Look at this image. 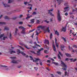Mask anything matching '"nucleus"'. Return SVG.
Returning a JSON list of instances; mask_svg holds the SVG:
<instances>
[{
  "label": "nucleus",
  "mask_w": 77,
  "mask_h": 77,
  "mask_svg": "<svg viewBox=\"0 0 77 77\" xmlns=\"http://www.w3.org/2000/svg\"><path fill=\"white\" fill-rule=\"evenodd\" d=\"M42 29L45 32V33L48 32V33H50V29H49V26H39L37 27V29L36 30V35L38 36V34H39L41 31L40 30L41 29Z\"/></svg>",
  "instance_id": "nucleus-1"
},
{
  "label": "nucleus",
  "mask_w": 77,
  "mask_h": 77,
  "mask_svg": "<svg viewBox=\"0 0 77 77\" xmlns=\"http://www.w3.org/2000/svg\"><path fill=\"white\" fill-rule=\"evenodd\" d=\"M10 58L11 59H13L11 61V63H19V62H20L19 60H14L15 59H16V57H10Z\"/></svg>",
  "instance_id": "nucleus-2"
},
{
  "label": "nucleus",
  "mask_w": 77,
  "mask_h": 77,
  "mask_svg": "<svg viewBox=\"0 0 77 77\" xmlns=\"http://www.w3.org/2000/svg\"><path fill=\"white\" fill-rule=\"evenodd\" d=\"M58 13H57V18H58V20L59 21H60L62 20V18L61 16L60 15V11L59 10H57Z\"/></svg>",
  "instance_id": "nucleus-3"
},
{
  "label": "nucleus",
  "mask_w": 77,
  "mask_h": 77,
  "mask_svg": "<svg viewBox=\"0 0 77 77\" xmlns=\"http://www.w3.org/2000/svg\"><path fill=\"white\" fill-rule=\"evenodd\" d=\"M61 65H62L63 67L64 68L62 69H63L64 71H66V69L67 68V66L65 65V63L63 62H62V61H61Z\"/></svg>",
  "instance_id": "nucleus-4"
},
{
  "label": "nucleus",
  "mask_w": 77,
  "mask_h": 77,
  "mask_svg": "<svg viewBox=\"0 0 77 77\" xmlns=\"http://www.w3.org/2000/svg\"><path fill=\"white\" fill-rule=\"evenodd\" d=\"M30 58V60H33V62H37V60H40V59L39 58H35L34 59H33V57L31 56L29 57Z\"/></svg>",
  "instance_id": "nucleus-5"
},
{
  "label": "nucleus",
  "mask_w": 77,
  "mask_h": 77,
  "mask_svg": "<svg viewBox=\"0 0 77 77\" xmlns=\"http://www.w3.org/2000/svg\"><path fill=\"white\" fill-rule=\"evenodd\" d=\"M54 10V9H52L51 10H48V14H50V15H51V16H54V14H52V13H51V12H53V11Z\"/></svg>",
  "instance_id": "nucleus-6"
},
{
  "label": "nucleus",
  "mask_w": 77,
  "mask_h": 77,
  "mask_svg": "<svg viewBox=\"0 0 77 77\" xmlns=\"http://www.w3.org/2000/svg\"><path fill=\"white\" fill-rule=\"evenodd\" d=\"M44 50V48H41L40 49H38V50L39 51H37V54L39 55L40 54V51H42V50Z\"/></svg>",
  "instance_id": "nucleus-7"
},
{
  "label": "nucleus",
  "mask_w": 77,
  "mask_h": 77,
  "mask_svg": "<svg viewBox=\"0 0 77 77\" xmlns=\"http://www.w3.org/2000/svg\"><path fill=\"white\" fill-rule=\"evenodd\" d=\"M26 28H23L21 32V33L22 34H25V33H26V32L25 31V30H26Z\"/></svg>",
  "instance_id": "nucleus-8"
},
{
  "label": "nucleus",
  "mask_w": 77,
  "mask_h": 77,
  "mask_svg": "<svg viewBox=\"0 0 77 77\" xmlns=\"http://www.w3.org/2000/svg\"><path fill=\"white\" fill-rule=\"evenodd\" d=\"M69 8L68 7H66V8H64L65 11H64V12H65L66 11L69 10Z\"/></svg>",
  "instance_id": "nucleus-9"
},
{
  "label": "nucleus",
  "mask_w": 77,
  "mask_h": 77,
  "mask_svg": "<svg viewBox=\"0 0 77 77\" xmlns=\"http://www.w3.org/2000/svg\"><path fill=\"white\" fill-rule=\"evenodd\" d=\"M44 44H49V41L48 40L45 39L44 42Z\"/></svg>",
  "instance_id": "nucleus-10"
},
{
  "label": "nucleus",
  "mask_w": 77,
  "mask_h": 77,
  "mask_svg": "<svg viewBox=\"0 0 77 77\" xmlns=\"http://www.w3.org/2000/svg\"><path fill=\"white\" fill-rule=\"evenodd\" d=\"M69 60H71V62H75V61L77 60V59L75 58V59L73 60V59L71 58V59H70Z\"/></svg>",
  "instance_id": "nucleus-11"
},
{
  "label": "nucleus",
  "mask_w": 77,
  "mask_h": 77,
  "mask_svg": "<svg viewBox=\"0 0 77 77\" xmlns=\"http://www.w3.org/2000/svg\"><path fill=\"white\" fill-rule=\"evenodd\" d=\"M54 50V51H56V47L55 46V45L54 44H53V45L52 46Z\"/></svg>",
  "instance_id": "nucleus-12"
},
{
  "label": "nucleus",
  "mask_w": 77,
  "mask_h": 77,
  "mask_svg": "<svg viewBox=\"0 0 77 77\" xmlns=\"http://www.w3.org/2000/svg\"><path fill=\"white\" fill-rule=\"evenodd\" d=\"M22 45H23V46H24V47H26V48L27 49H30V48L27 47V46L25 44H22Z\"/></svg>",
  "instance_id": "nucleus-13"
},
{
  "label": "nucleus",
  "mask_w": 77,
  "mask_h": 77,
  "mask_svg": "<svg viewBox=\"0 0 77 77\" xmlns=\"http://www.w3.org/2000/svg\"><path fill=\"white\" fill-rule=\"evenodd\" d=\"M55 41L56 46L57 47V48H58L59 46L58 45V43H57V39H56V38H55Z\"/></svg>",
  "instance_id": "nucleus-14"
},
{
  "label": "nucleus",
  "mask_w": 77,
  "mask_h": 77,
  "mask_svg": "<svg viewBox=\"0 0 77 77\" xmlns=\"http://www.w3.org/2000/svg\"><path fill=\"white\" fill-rule=\"evenodd\" d=\"M10 53L12 54V53H15L16 52L15 51H13L11 49H10Z\"/></svg>",
  "instance_id": "nucleus-15"
},
{
  "label": "nucleus",
  "mask_w": 77,
  "mask_h": 77,
  "mask_svg": "<svg viewBox=\"0 0 77 77\" xmlns=\"http://www.w3.org/2000/svg\"><path fill=\"white\" fill-rule=\"evenodd\" d=\"M28 6H31V7H28V8H29V9H30L31 11L32 10V4H28Z\"/></svg>",
  "instance_id": "nucleus-16"
},
{
  "label": "nucleus",
  "mask_w": 77,
  "mask_h": 77,
  "mask_svg": "<svg viewBox=\"0 0 77 77\" xmlns=\"http://www.w3.org/2000/svg\"><path fill=\"white\" fill-rule=\"evenodd\" d=\"M17 31H18V29L17 28L16 29L15 31V32H14V36H16L17 35Z\"/></svg>",
  "instance_id": "nucleus-17"
},
{
  "label": "nucleus",
  "mask_w": 77,
  "mask_h": 77,
  "mask_svg": "<svg viewBox=\"0 0 77 77\" xmlns=\"http://www.w3.org/2000/svg\"><path fill=\"white\" fill-rule=\"evenodd\" d=\"M30 22L31 23L33 24V23H34V22H35V19H33L30 20Z\"/></svg>",
  "instance_id": "nucleus-18"
},
{
  "label": "nucleus",
  "mask_w": 77,
  "mask_h": 77,
  "mask_svg": "<svg viewBox=\"0 0 77 77\" xmlns=\"http://www.w3.org/2000/svg\"><path fill=\"white\" fill-rule=\"evenodd\" d=\"M57 1L58 2V3L59 5L61 3V2H62V1H63V0H57Z\"/></svg>",
  "instance_id": "nucleus-19"
},
{
  "label": "nucleus",
  "mask_w": 77,
  "mask_h": 77,
  "mask_svg": "<svg viewBox=\"0 0 77 77\" xmlns=\"http://www.w3.org/2000/svg\"><path fill=\"white\" fill-rule=\"evenodd\" d=\"M72 12H77V8H76L75 9H74L72 8Z\"/></svg>",
  "instance_id": "nucleus-20"
},
{
  "label": "nucleus",
  "mask_w": 77,
  "mask_h": 77,
  "mask_svg": "<svg viewBox=\"0 0 77 77\" xmlns=\"http://www.w3.org/2000/svg\"><path fill=\"white\" fill-rule=\"evenodd\" d=\"M52 64H54L55 65H58V63H56L55 62H52Z\"/></svg>",
  "instance_id": "nucleus-21"
},
{
  "label": "nucleus",
  "mask_w": 77,
  "mask_h": 77,
  "mask_svg": "<svg viewBox=\"0 0 77 77\" xmlns=\"http://www.w3.org/2000/svg\"><path fill=\"white\" fill-rule=\"evenodd\" d=\"M62 30L63 31V32H66V28L63 27Z\"/></svg>",
  "instance_id": "nucleus-22"
},
{
  "label": "nucleus",
  "mask_w": 77,
  "mask_h": 77,
  "mask_svg": "<svg viewBox=\"0 0 77 77\" xmlns=\"http://www.w3.org/2000/svg\"><path fill=\"white\" fill-rule=\"evenodd\" d=\"M9 35V38L10 39H12V34H11V33H10Z\"/></svg>",
  "instance_id": "nucleus-23"
},
{
  "label": "nucleus",
  "mask_w": 77,
  "mask_h": 77,
  "mask_svg": "<svg viewBox=\"0 0 77 77\" xmlns=\"http://www.w3.org/2000/svg\"><path fill=\"white\" fill-rule=\"evenodd\" d=\"M4 29L6 30H9V28L7 26H5Z\"/></svg>",
  "instance_id": "nucleus-24"
},
{
  "label": "nucleus",
  "mask_w": 77,
  "mask_h": 77,
  "mask_svg": "<svg viewBox=\"0 0 77 77\" xmlns=\"http://www.w3.org/2000/svg\"><path fill=\"white\" fill-rule=\"evenodd\" d=\"M66 56L67 57H71V54H65Z\"/></svg>",
  "instance_id": "nucleus-25"
},
{
  "label": "nucleus",
  "mask_w": 77,
  "mask_h": 77,
  "mask_svg": "<svg viewBox=\"0 0 77 77\" xmlns=\"http://www.w3.org/2000/svg\"><path fill=\"white\" fill-rule=\"evenodd\" d=\"M20 53L21 54H22V55H23V56H26V54L24 53V52H22V51H21Z\"/></svg>",
  "instance_id": "nucleus-26"
},
{
  "label": "nucleus",
  "mask_w": 77,
  "mask_h": 77,
  "mask_svg": "<svg viewBox=\"0 0 77 77\" xmlns=\"http://www.w3.org/2000/svg\"><path fill=\"white\" fill-rule=\"evenodd\" d=\"M55 33L56 35H57V36H59V32H57V31H56L55 32Z\"/></svg>",
  "instance_id": "nucleus-27"
},
{
  "label": "nucleus",
  "mask_w": 77,
  "mask_h": 77,
  "mask_svg": "<svg viewBox=\"0 0 77 77\" xmlns=\"http://www.w3.org/2000/svg\"><path fill=\"white\" fill-rule=\"evenodd\" d=\"M4 6L5 7H9L10 6L9 5H8L6 4H4Z\"/></svg>",
  "instance_id": "nucleus-28"
},
{
  "label": "nucleus",
  "mask_w": 77,
  "mask_h": 77,
  "mask_svg": "<svg viewBox=\"0 0 77 77\" xmlns=\"http://www.w3.org/2000/svg\"><path fill=\"white\" fill-rule=\"evenodd\" d=\"M40 22V21H39V20H36V23H37V24H39Z\"/></svg>",
  "instance_id": "nucleus-29"
},
{
  "label": "nucleus",
  "mask_w": 77,
  "mask_h": 77,
  "mask_svg": "<svg viewBox=\"0 0 77 77\" xmlns=\"http://www.w3.org/2000/svg\"><path fill=\"white\" fill-rule=\"evenodd\" d=\"M64 47H65L64 46H63V45L61 46V48L62 50H63V48H64Z\"/></svg>",
  "instance_id": "nucleus-30"
},
{
  "label": "nucleus",
  "mask_w": 77,
  "mask_h": 77,
  "mask_svg": "<svg viewBox=\"0 0 77 77\" xmlns=\"http://www.w3.org/2000/svg\"><path fill=\"white\" fill-rule=\"evenodd\" d=\"M62 39H63V41H64V42H66V38H64V37H62Z\"/></svg>",
  "instance_id": "nucleus-31"
},
{
  "label": "nucleus",
  "mask_w": 77,
  "mask_h": 77,
  "mask_svg": "<svg viewBox=\"0 0 77 77\" xmlns=\"http://www.w3.org/2000/svg\"><path fill=\"white\" fill-rule=\"evenodd\" d=\"M13 2H14V0H9L8 3H10Z\"/></svg>",
  "instance_id": "nucleus-32"
},
{
  "label": "nucleus",
  "mask_w": 77,
  "mask_h": 77,
  "mask_svg": "<svg viewBox=\"0 0 77 77\" xmlns=\"http://www.w3.org/2000/svg\"><path fill=\"white\" fill-rule=\"evenodd\" d=\"M1 67H5V68H8V66L5 65V66H3L2 65H1Z\"/></svg>",
  "instance_id": "nucleus-33"
},
{
  "label": "nucleus",
  "mask_w": 77,
  "mask_h": 77,
  "mask_svg": "<svg viewBox=\"0 0 77 77\" xmlns=\"http://www.w3.org/2000/svg\"><path fill=\"white\" fill-rule=\"evenodd\" d=\"M19 29H26V28H24V27H23L22 26H20L19 27Z\"/></svg>",
  "instance_id": "nucleus-34"
},
{
  "label": "nucleus",
  "mask_w": 77,
  "mask_h": 77,
  "mask_svg": "<svg viewBox=\"0 0 77 77\" xmlns=\"http://www.w3.org/2000/svg\"><path fill=\"white\" fill-rule=\"evenodd\" d=\"M8 39V37H4L3 39V40H5V39Z\"/></svg>",
  "instance_id": "nucleus-35"
},
{
  "label": "nucleus",
  "mask_w": 77,
  "mask_h": 77,
  "mask_svg": "<svg viewBox=\"0 0 77 77\" xmlns=\"http://www.w3.org/2000/svg\"><path fill=\"white\" fill-rule=\"evenodd\" d=\"M34 69L36 71H37V70L38 69V67H34Z\"/></svg>",
  "instance_id": "nucleus-36"
},
{
  "label": "nucleus",
  "mask_w": 77,
  "mask_h": 77,
  "mask_svg": "<svg viewBox=\"0 0 77 77\" xmlns=\"http://www.w3.org/2000/svg\"><path fill=\"white\" fill-rule=\"evenodd\" d=\"M37 14V13H36V12L34 11L33 12V13H32V15H36Z\"/></svg>",
  "instance_id": "nucleus-37"
},
{
  "label": "nucleus",
  "mask_w": 77,
  "mask_h": 77,
  "mask_svg": "<svg viewBox=\"0 0 77 77\" xmlns=\"http://www.w3.org/2000/svg\"><path fill=\"white\" fill-rule=\"evenodd\" d=\"M57 73L58 74H59V75H60L61 74H62V73L60 72H57Z\"/></svg>",
  "instance_id": "nucleus-38"
},
{
  "label": "nucleus",
  "mask_w": 77,
  "mask_h": 77,
  "mask_svg": "<svg viewBox=\"0 0 77 77\" xmlns=\"http://www.w3.org/2000/svg\"><path fill=\"white\" fill-rule=\"evenodd\" d=\"M6 24V23L5 22H0L1 25H2V24Z\"/></svg>",
  "instance_id": "nucleus-39"
},
{
  "label": "nucleus",
  "mask_w": 77,
  "mask_h": 77,
  "mask_svg": "<svg viewBox=\"0 0 77 77\" xmlns=\"http://www.w3.org/2000/svg\"><path fill=\"white\" fill-rule=\"evenodd\" d=\"M44 52L45 53H46V54H48V51L46 50H45Z\"/></svg>",
  "instance_id": "nucleus-40"
},
{
  "label": "nucleus",
  "mask_w": 77,
  "mask_h": 77,
  "mask_svg": "<svg viewBox=\"0 0 77 77\" xmlns=\"http://www.w3.org/2000/svg\"><path fill=\"white\" fill-rule=\"evenodd\" d=\"M52 36H53V34H52V33H51L50 35V39H51V38H52Z\"/></svg>",
  "instance_id": "nucleus-41"
},
{
  "label": "nucleus",
  "mask_w": 77,
  "mask_h": 77,
  "mask_svg": "<svg viewBox=\"0 0 77 77\" xmlns=\"http://www.w3.org/2000/svg\"><path fill=\"white\" fill-rule=\"evenodd\" d=\"M17 53H21V51L19 49H17Z\"/></svg>",
  "instance_id": "nucleus-42"
},
{
  "label": "nucleus",
  "mask_w": 77,
  "mask_h": 77,
  "mask_svg": "<svg viewBox=\"0 0 77 77\" xmlns=\"http://www.w3.org/2000/svg\"><path fill=\"white\" fill-rule=\"evenodd\" d=\"M3 36H4V34H1L0 35L1 40H1V39H2L1 38L2 37H3Z\"/></svg>",
  "instance_id": "nucleus-43"
},
{
  "label": "nucleus",
  "mask_w": 77,
  "mask_h": 77,
  "mask_svg": "<svg viewBox=\"0 0 77 77\" xmlns=\"http://www.w3.org/2000/svg\"><path fill=\"white\" fill-rule=\"evenodd\" d=\"M75 52H77V50H72V52H73V53H74V52H75Z\"/></svg>",
  "instance_id": "nucleus-44"
},
{
  "label": "nucleus",
  "mask_w": 77,
  "mask_h": 77,
  "mask_svg": "<svg viewBox=\"0 0 77 77\" xmlns=\"http://www.w3.org/2000/svg\"><path fill=\"white\" fill-rule=\"evenodd\" d=\"M38 60H37V61L34 62H36V64L37 65H39V63H38Z\"/></svg>",
  "instance_id": "nucleus-45"
},
{
  "label": "nucleus",
  "mask_w": 77,
  "mask_h": 77,
  "mask_svg": "<svg viewBox=\"0 0 77 77\" xmlns=\"http://www.w3.org/2000/svg\"><path fill=\"white\" fill-rule=\"evenodd\" d=\"M59 54L61 56H62V57L63 56V55L62 54H61V53H60V52H59Z\"/></svg>",
  "instance_id": "nucleus-46"
},
{
  "label": "nucleus",
  "mask_w": 77,
  "mask_h": 77,
  "mask_svg": "<svg viewBox=\"0 0 77 77\" xmlns=\"http://www.w3.org/2000/svg\"><path fill=\"white\" fill-rule=\"evenodd\" d=\"M19 47H20V48H21V49L22 50H24V49L23 48V47H21V46H19Z\"/></svg>",
  "instance_id": "nucleus-47"
},
{
  "label": "nucleus",
  "mask_w": 77,
  "mask_h": 77,
  "mask_svg": "<svg viewBox=\"0 0 77 77\" xmlns=\"http://www.w3.org/2000/svg\"><path fill=\"white\" fill-rule=\"evenodd\" d=\"M4 18H5V19H9V17H8L7 16L5 17Z\"/></svg>",
  "instance_id": "nucleus-48"
},
{
  "label": "nucleus",
  "mask_w": 77,
  "mask_h": 77,
  "mask_svg": "<svg viewBox=\"0 0 77 77\" xmlns=\"http://www.w3.org/2000/svg\"><path fill=\"white\" fill-rule=\"evenodd\" d=\"M73 24L74 25H75V26H76V25H77V23L73 22Z\"/></svg>",
  "instance_id": "nucleus-49"
},
{
  "label": "nucleus",
  "mask_w": 77,
  "mask_h": 77,
  "mask_svg": "<svg viewBox=\"0 0 77 77\" xmlns=\"http://www.w3.org/2000/svg\"><path fill=\"white\" fill-rule=\"evenodd\" d=\"M27 3H28V2H24V4L25 5H27Z\"/></svg>",
  "instance_id": "nucleus-50"
},
{
  "label": "nucleus",
  "mask_w": 77,
  "mask_h": 77,
  "mask_svg": "<svg viewBox=\"0 0 77 77\" xmlns=\"http://www.w3.org/2000/svg\"><path fill=\"white\" fill-rule=\"evenodd\" d=\"M70 18H72L73 19H74V16H73V15H72V16H70Z\"/></svg>",
  "instance_id": "nucleus-51"
},
{
  "label": "nucleus",
  "mask_w": 77,
  "mask_h": 77,
  "mask_svg": "<svg viewBox=\"0 0 77 77\" xmlns=\"http://www.w3.org/2000/svg\"><path fill=\"white\" fill-rule=\"evenodd\" d=\"M44 21L45 23H49V21H47V20H45Z\"/></svg>",
  "instance_id": "nucleus-52"
},
{
  "label": "nucleus",
  "mask_w": 77,
  "mask_h": 77,
  "mask_svg": "<svg viewBox=\"0 0 77 77\" xmlns=\"http://www.w3.org/2000/svg\"><path fill=\"white\" fill-rule=\"evenodd\" d=\"M68 2L67 3H66L64 5L65 6H68Z\"/></svg>",
  "instance_id": "nucleus-53"
},
{
  "label": "nucleus",
  "mask_w": 77,
  "mask_h": 77,
  "mask_svg": "<svg viewBox=\"0 0 77 77\" xmlns=\"http://www.w3.org/2000/svg\"><path fill=\"white\" fill-rule=\"evenodd\" d=\"M65 15V16H67L68 15V14L67 13H66L64 14Z\"/></svg>",
  "instance_id": "nucleus-54"
},
{
  "label": "nucleus",
  "mask_w": 77,
  "mask_h": 77,
  "mask_svg": "<svg viewBox=\"0 0 77 77\" xmlns=\"http://www.w3.org/2000/svg\"><path fill=\"white\" fill-rule=\"evenodd\" d=\"M69 60V59L68 58H66L65 59L66 61H68Z\"/></svg>",
  "instance_id": "nucleus-55"
},
{
  "label": "nucleus",
  "mask_w": 77,
  "mask_h": 77,
  "mask_svg": "<svg viewBox=\"0 0 77 77\" xmlns=\"http://www.w3.org/2000/svg\"><path fill=\"white\" fill-rule=\"evenodd\" d=\"M8 34H9V32H6V36H8Z\"/></svg>",
  "instance_id": "nucleus-56"
},
{
  "label": "nucleus",
  "mask_w": 77,
  "mask_h": 77,
  "mask_svg": "<svg viewBox=\"0 0 77 77\" xmlns=\"http://www.w3.org/2000/svg\"><path fill=\"white\" fill-rule=\"evenodd\" d=\"M73 47H75V48H77V46L76 45H73Z\"/></svg>",
  "instance_id": "nucleus-57"
},
{
  "label": "nucleus",
  "mask_w": 77,
  "mask_h": 77,
  "mask_svg": "<svg viewBox=\"0 0 77 77\" xmlns=\"http://www.w3.org/2000/svg\"><path fill=\"white\" fill-rule=\"evenodd\" d=\"M58 59H60V56L59 54H58Z\"/></svg>",
  "instance_id": "nucleus-58"
},
{
  "label": "nucleus",
  "mask_w": 77,
  "mask_h": 77,
  "mask_svg": "<svg viewBox=\"0 0 77 77\" xmlns=\"http://www.w3.org/2000/svg\"><path fill=\"white\" fill-rule=\"evenodd\" d=\"M31 53H34V54H35V51H30Z\"/></svg>",
  "instance_id": "nucleus-59"
},
{
  "label": "nucleus",
  "mask_w": 77,
  "mask_h": 77,
  "mask_svg": "<svg viewBox=\"0 0 77 77\" xmlns=\"http://www.w3.org/2000/svg\"><path fill=\"white\" fill-rule=\"evenodd\" d=\"M39 63H40V65H41V66H42V62H40Z\"/></svg>",
  "instance_id": "nucleus-60"
},
{
  "label": "nucleus",
  "mask_w": 77,
  "mask_h": 77,
  "mask_svg": "<svg viewBox=\"0 0 77 77\" xmlns=\"http://www.w3.org/2000/svg\"><path fill=\"white\" fill-rule=\"evenodd\" d=\"M19 24H23V22H20L19 23Z\"/></svg>",
  "instance_id": "nucleus-61"
},
{
  "label": "nucleus",
  "mask_w": 77,
  "mask_h": 77,
  "mask_svg": "<svg viewBox=\"0 0 77 77\" xmlns=\"http://www.w3.org/2000/svg\"><path fill=\"white\" fill-rule=\"evenodd\" d=\"M30 18V16H28L26 18V19H28V18Z\"/></svg>",
  "instance_id": "nucleus-62"
},
{
  "label": "nucleus",
  "mask_w": 77,
  "mask_h": 77,
  "mask_svg": "<svg viewBox=\"0 0 77 77\" xmlns=\"http://www.w3.org/2000/svg\"><path fill=\"white\" fill-rule=\"evenodd\" d=\"M50 59H51V60H52V61H54V59H53V58H50Z\"/></svg>",
  "instance_id": "nucleus-63"
},
{
  "label": "nucleus",
  "mask_w": 77,
  "mask_h": 77,
  "mask_svg": "<svg viewBox=\"0 0 77 77\" xmlns=\"http://www.w3.org/2000/svg\"><path fill=\"white\" fill-rule=\"evenodd\" d=\"M34 30H35V29H33L32 30H31L29 31V32H33V31H34Z\"/></svg>",
  "instance_id": "nucleus-64"
}]
</instances>
